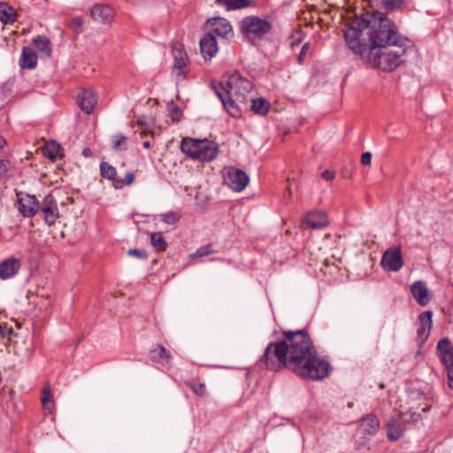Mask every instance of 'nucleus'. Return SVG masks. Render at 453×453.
I'll list each match as a JSON object with an SVG mask.
<instances>
[{"mask_svg": "<svg viewBox=\"0 0 453 453\" xmlns=\"http://www.w3.org/2000/svg\"><path fill=\"white\" fill-rule=\"evenodd\" d=\"M408 414H399L397 418H391L386 426L387 436L390 441H397L403 436L405 421Z\"/></svg>", "mask_w": 453, "mask_h": 453, "instance_id": "obj_11", "label": "nucleus"}, {"mask_svg": "<svg viewBox=\"0 0 453 453\" xmlns=\"http://www.w3.org/2000/svg\"><path fill=\"white\" fill-rule=\"evenodd\" d=\"M83 24L84 21L81 17H75L72 20L71 27L73 29L78 30L83 26Z\"/></svg>", "mask_w": 453, "mask_h": 453, "instance_id": "obj_45", "label": "nucleus"}, {"mask_svg": "<svg viewBox=\"0 0 453 453\" xmlns=\"http://www.w3.org/2000/svg\"><path fill=\"white\" fill-rule=\"evenodd\" d=\"M77 98L81 111L86 114L92 113L97 104L95 93L90 89H83L78 94Z\"/></svg>", "mask_w": 453, "mask_h": 453, "instance_id": "obj_17", "label": "nucleus"}, {"mask_svg": "<svg viewBox=\"0 0 453 453\" xmlns=\"http://www.w3.org/2000/svg\"><path fill=\"white\" fill-rule=\"evenodd\" d=\"M42 396H51V388L50 385H45L42 389Z\"/></svg>", "mask_w": 453, "mask_h": 453, "instance_id": "obj_49", "label": "nucleus"}, {"mask_svg": "<svg viewBox=\"0 0 453 453\" xmlns=\"http://www.w3.org/2000/svg\"><path fill=\"white\" fill-rule=\"evenodd\" d=\"M161 220L168 225H174L180 219V215L175 211H168L161 214Z\"/></svg>", "mask_w": 453, "mask_h": 453, "instance_id": "obj_36", "label": "nucleus"}, {"mask_svg": "<svg viewBox=\"0 0 453 453\" xmlns=\"http://www.w3.org/2000/svg\"><path fill=\"white\" fill-rule=\"evenodd\" d=\"M215 251L212 249L211 244H207L205 246L200 247L196 252L189 255L190 259H195L196 257H203L209 255L213 254Z\"/></svg>", "mask_w": 453, "mask_h": 453, "instance_id": "obj_35", "label": "nucleus"}, {"mask_svg": "<svg viewBox=\"0 0 453 453\" xmlns=\"http://www.w3.org/2000/svg\"><path fill=\"white\" fill-rule=\"evenodd\" d=\"M82 155L86 157H89L92 156V151L90 149L88 148H86L82 150Z\"/></svg>", "mask_w": 453, "mask_h": 453, "instance_id": "obj_51", "label": "nucleus"}, {"mask_svg": "<svg viewBox=\"0 0 453 453\" xmlns=\"http://www.w3.org/2000/svg\"><path fill=\"white\" fill-rule=\"evenodd\" d=\"M171 113L172 115L173 116L174 114H179L180 112V108L177 107V106H173L172 109H171Z\"/></svg>", "mask_w": 453, "mask_h": 453, "instance_id": "obj_52", "label": "nucleus"}, {"mask_svg": "<svg viewBox=\"0 0 453 453\" xmlns=\"http://www.w3.org/2000/svg\"><path fill=\"white\" fill-rule=\"evenodd\" d=\"M344 39L348 48L357 56H367L380 47L409 42L399 34L395 24L380 11L354 19L344 31Z\"/></svg>", "mask_w": 453, "mask_h": 453, "instance_id": "obj_2", "label": "nucleus"}, {"mask_svg": "<svg viewBox=\"0 0 453 453\" xmlns=\"http://www.w3.org/2000/svg\"><path fill=\"white\" fill-rule=\"evenodd\" d=\"M33 45L36 50L44 57H50L51 54V44L46 36L38 35L34 38Z\"/></svg>", "mask_w": 453, "mask_h": 453, "instance_id": "obj_25", "label": "nucleus"}, {"mask_svg": "<svg viewBox=\"0 0 453 453\" xmlns=\"http://www.w3.org/2000/svg\"><path fill=\"white\" fill-rule=\"evenodd\" d=\"M41 399H42V408L50 413L55 407V403L53 401L54 398H41Z\"/></svg>", "mask_w": 453, "mask_h": 453, "instance_id": "obj_42", "label": "nucleus"}, {"mask_svg": "<svg viewBox=\"0 0 453 453\" xmlns=\"http://www.w3.org/2000/svg\"><path fill=\"white\" fill-rule=\"evenodd\" d=\"M5 144L4 139L0 135V150L4 148V145Z\"/></svg>", "mask_w": 453, "mask_h": 453, "instance_id": "obj_54", "label": "nucleus"}, {"mask_svg": "<svg viewBox=\"0 0 453 453\" xmlns=\"http://www.w3.org/2000/svg\"><path fill=\"white\" fill-rule=\"evenodd\" d=\"M200 50L205 59L215 56L218 46L215 36L211 33L207 34L200 40Z\"/></svg>", "mask_w": 453, "mask_h": 453, "instance_id": "obj_19", "label": "nucleus"}, {"mask_svg": "<svg viewBox=\"0 0 453 453\" xmlns=\"http://www.w3.org/2000/svg\"><path fill=\"white\" fill-rule=\"evenodd\" d=\"M111 149L115 151L127 150V137L122 134H115L111 138Z\"/></svg>", "mask_w": 453, "mask_h": 453, "instance_id": "obj_31", "label": "nucleus"}, {"mask_svg": "<svg viewBox=\"0 0 453 453\" xmlns=\"http://www.w3.org/2000/svg\"><path fill=\"white\" fill-rule=\"evenodd\" d=\"M437 349L440 354H442L453 350V347L448 338H442L437 343Z\"/></svg>", "mask_w": 453, "mask_h": 453, "instance_id": "obj_38", "label": "nucleus"}, {"mask_svg": "<svg viewBox=\"0 0 453 453\" xmlns=\"http://www.w3.org/2000/svg\"><path fill=\"white\" fill-rule=\"evenodd\" d=\"M309 48H310L309 43H304L303 45V47L301 49V51L299 53V56H298V61H299L300 64L303 63V58L306 55V52L309 50Z\"/></svg>", "mask_w": 453, "mask_h": 453, "instance_id": "obj_47", "label": "nucleus"}, {"mask_svg": "<svg viewBox=\"0 0 453 453\" xmlns=\"http://www.w3.org/2000/svg\"><path fill=\"white\" fill-rule=\"evenodd\" d=\"M329 223L327 216L323 211H312L302 220L303 228L319 229L325 227Z\"/></svg>", "mask_w": 453, "mask_h": 453, "instance_id": "obj_15", "label": "nucleus"}, {"mask_svg": "<svg viewBox=\"0 0 453 453\" xmlns=\"http://www.w3.org/2000/svg\"><path fill=\"white\" fill-rule=\"evenodd\" d=\"M37 65V54L35 50L29 47H24L19 58V65L21 68L34 69Z\"/></svg>", "mask_w": 453, "mask_h": 453, "instance_id": "obj_23", "label": "nucleus"}, {"mask_svg": "<svg viewBox=\"0 0 453 453\" xmlns=\"http://www.w3.org/2000/svg\"><path fill=\"white\" fill-rule=\"evenodd\" d=\"M40 211L43 215V219L48 226H52L59 218L58 203L54 196L47 195L40 203Z\"/></svg>", "mask_w": 453, "mask_h": 453, "instance_id": "obj_9", "label": "nucleus"}, {"mask_svg": "<svg viewBox=\"0 0 453 453\" xmlns=\"http://www.w3.org/2000/svg\"><path fill=\"white\" fill-rule=\"evenodd\" d=\"M181 151L188 157L201 162H211L219 153V144L203 139L184 138L180 143Z\"/></svg>", "mask_w": 453, "mask_h": 453, "instance_id": "obj_4", "label": "nucleus"}, {"mask_svg": "<svg viewBox=\"0 0 453 453\" xmlns=\"http://www.w3.org/2000/svg\"><path fill=\"white\" fill-rule=\"evenodd\" d=\"M14 335L12 327H9L6 324H0V339L11 340Z\"/></svg>", "mask_w": 453, "mask_h": 453, "instance_id": "obj_39", "label": "nucleus"}, {"mask_svg": "<svg viewBox=\"0 0 453 453\" xmlns=\"http://www.w3.org/2000/svg\"><path fill=\"white\" fill-rule=\"evenodd\" d=\"M188 386L192 389L193 393L197 396H202L206 394V386L200 381L193 380L188 383Z\"/></svg>", "mask_w": 453, "mask_h": 453, "instance_id": "obj_37", "label": "nucleus"}, {"mask_svg": "<svg viewBox=\"0 0 453 453\" xmlns=\"http://www.w3.org/2000/svg\"><path fill=\"white\" fill-rule=\"evenodd\" d=\"M253 85L250 81L235 72L228 76L226 81V94L235 101V105L248 107L249 96L252 93Z\"/></svg>", "mask_w": 453, "mask_h": 453, "instance_id": "obj_6", "label": "nucleus"}, {"mask_svg": "<svg viewBox=\"0 0 453 453\" xmlns=\"http://www.w3.org/2000/svg\"><path fill=\"white\" fill-rule=\"evenodd\" d=\"M16 11L6 3H0V20L5 24H12L15 21Z\"/></svg>", "mask_w": 453, "mask_h": 453, "instance_id": "obj_29", "label": "nucleus"}, {"mask_svg": "<svg viewBox=\"0 0 453 453\" xmlns=\"http://www.w3.org/2000/svg\"><path fill=\"white\" fill-rule=\"evenodd\" d=\"M173 50L174 55L173 69L181 70L187 65V54L181 48L176 46Z\"/></svg>", "mask_w": 453, "mask_h": 453, "instance_id": "obj_32", "label": "nucleus"}, {"mask_svg": "<svg viewBox=\"0 0 453 453\" xmlns=\"http://www.w3.org/2000/svg\"><path fill=\"white\" fill-rule=\"evenodd\" d=\"M251 102L250 109L257 114L265 115L270 110V103L265 98H249Z\"/></svg>", "mask_w": 453, "mask_h": 453, "instance_id": "obj_28", "label": "nucleus"}, {"mask_svg": "<svg viewBox=\"0 0 453 453\" xmlns=\"http://www.w3.org/2000/svg\"><path fill=\"white\" fill-rule=\"evenodd\" d=\"M321 177L326 180L331 181L334 179L335 174L333 171L326 170L321 173Z\"/></svg>", "mask_w": 453, "mask_h": 453, "instance_id": "obj_48", "label": "nucleus"}, {"mask_svg": "<svg viewBox=\"0 0 453 453\" xmlns=\"http://www.w3.org/2000/svg\"><path fill=\"white\" fill-rule=\"evenodd\" d=\"M2 163H3V160H0V164H2Z\"/></svg>", "mask_w": 453, "mask_h": 453, "instance_id": "obj_55", "label": "nucleus"}, {"mask_svg": "<svg viewBox=\"0 0 453 453\" xmlns=\"http://www.w3.org/2000/svg\"><path fill=\"white\" fill-rule=\"evenodd\" d=\"M441 360L447 371H449V368H453V350L441 354Z\"/></svg>", "mask_w": 453, "mask_h": 453, "instance_id": "obj_40", "label": "nucleus"}, {"mask_svg": "<svg viewBox=\"0 0 453 453\" xmlns=\"http://www.w3.org/2000/svg\"><path fill=\"white\" fill-rule=\"evenodd\" d=\"M134 180V174L132 172H128L126 173L124 179L122 180H117V183H122L124 185H131Z\"/></svg>", "mask_w": 453, "mask_h": 453, "instance_id": "obj_43", "label": "nucleus"}, {"mask_svg": "<svg viewBox=\"0 0 453 453\" xmlns=\"http://www.w3.org/2000/svg\"><path fill=\"white\" fill-rule=\"evenodd\" d=\"M433 311L421 312L417 320V341L419 347H422L427 341L433 325Z\"/></svg>", "mask_w": 453, "mask_h": 453, "instance_id": "obj_10", "label": "nucleus"}, {"mask_svg": "<svg viewBox=\"0 0 453 453\" xmlns=\"http://www.w3.org/2000/svg\"><path fill=\"white\" fill-rule=\"evenodd\" d=\"M411 292L416 302L420 306H426L432 299V295L426 283L422 280H417L411 286Z\"/></svg>", "mask_w": 453, "mask_h": 453, "instance_id": "obj_16", "label": "nucleus"}, {"mask_svg": "<svg viewBox=\"0 0 453 453\" xmlns=\"http://www.w3.org/2000/svg\"><path fill=\"white\" fill-rule=\"evenodd\" d=\"M405 414H408L407 421H405V425L406 424H410V423H415L420 418V414H418V413H417L415 411H413V412H406Z\"/></svg>", "mask_w": 453, "mask_h": 453, "instance_id": "obj_44", "label": "nucleus"}, {"mask_svg": "<svg viewBox=\"0 0 453 453\" xmlns=\"http://www.w3.org/2000/svg\"><path fill=\"white\" fill-rule=\"evenodd\" d=\"M207 25L214 36L226 37L232 32V26L230 22L221 17H215L207 20Z\"/></svg>", "mask_w": 453, "mask_h": 453, "instance_id": "obj_14", "label": "nucleus"}, {"mask_svg": "<svg viewBox=\"0 0 453 453\" xmlns=\"http://www.w3.org/2000/svg\"><path fill=\"white\" fill-rule=\"evenodd\" d=\"M410 46L407 43H398L390 46L380 47L367 56H359L367 63L383 72H391L396 69L403 62V56Z\"/></svg>", "mask_w": 453, "mask_h": 453, "instance_id": "obj_3", "label": "nucleus"}, {"mask_svg": "<svg viewBox=\"0 0 453 453\" xmlns=\"http://www.w3.org/2000/svg\"><path fill=\"white\" fill-rule=\"evenodd\" d=\"M219 5L226 6L227 11L238 10L252 5V0H215Z\"/></svg>", "mask_w": 453, "mask_h": 453, "instance_id": "obj_27", "label": "nucleus"}, {"mask_svg": "<svg viewBox=\"0 0 453 453\" xmlns=\"http://www.w3.org/2000/svg\"><path fill=\"white\" fill-rule=\"evenodd\" d=\"M374 11L393 12L402 7L403 0H369Z\"/></svg>", "mask_w": 453, "mask_h": 453, "instance_id": "obj_22", "label": "nucleus"}, {"mask_svg": "<svg viewBox=\"0 0 453 453\" xmlns=\"http://www.w3.org/2000/svg\"><path fill=\"white\" fill-rule=\"evenodd\" d=\"M90 15L95 21L107 22L113 17V9L107 4H96L92 7Z\"/></svg>", "mask_w": 453, "mask_h": 453, "instance_id": "obj_20", "label": "nucleus"}, {"mask_svg": "<svg viewBox=\"0 0 453 453\" xmlns=\"http://www.w3.org/2000/svg\"><path fill=\"white\" fill-rule=\"evenodd\" d=\"M18 211L26 218H32L40 211V203L35 196L25 192L17 193Z\"/></svg>", "mask_w": 453, "mask_h": 453, "instance_id": "obj_8", "label": "nucleus"}, {"mask_svg": "<svg viewBox=\"0 0 453 453\" xmlns=\"http://www.w3.org/2000/svg\"><path fill=\"white\" fill-rule=\"evenodd\" d=\"M150 242L157 251H165L168 246L160 232L150 234Z\"/></svg>", "mask_w": 453, "mask_h": 453, "instance_id": "obj_33", "label": "nucleus"}, {"mask_svg": "<svg viewBox=\"0 0 453 453\" xmlns=\"http://www.w3.org/2000/svg\"><path fill=\"white\" fill-rule=\"evenodd\" d=\"M448 372L449 387L453 389V367L449 368Z\"/></svg>", "mask_w": 453, "mask_h": 453, "instance_id": "obj_50", "label": "nucleus"}, {"mask_svg": "<svg viewBox=\"0 0 453 453\" xmlns=\"http://www.w3.org/2000/svg\"><path fill=\"white\" fill-rule=\"evenodd\" d=\"M127 255L131 257H135L138 259L145 260L148 258V254L143 250L139 249H130L127 250Z\"/></svg>", "mask_w": 453, "mask_h": 453, "instance_id": "obj_41", "label": "nucleus"}, {"mask_svg": "<svg viewBox=\"0 0 453 453\" xmlns=\"http://www.w3.org/2000/svg\"><path fill=\"white\" fill-rule=\"evenodd\" d=\"M273 22L268 17L250 15L240 22V29L244 37L252 44L263 40L272 30Z\"/></svg>", "mask_w": 453, "mask_h": 453, "instance_id": "obj_5", "label": "nucleus"}, {"mask_svg": "<svg viewBox=\"0 0 453 453\" xmlns=\"http://www.w3.org/2000/svg\"><path fill=\"white\" fill-rule=\"evenodd\" d=\"M43 154L50 159L56 161L62 156V148L58 143L51 142L45 146Z\"/></svg>", "mask_w": 453, "mask_h": 453, "instance_id": "obj_30", "label": "nucleus"}, {"mask_svg": "<svg viewBox=\"0 0 453 453\" xmlns=\"http://www.w3.org/2000/svg\"><path fill=\"white\" fill-rule=\"evenodd\" d=\"M142 146L145 149H149V148H150L151 144L149 141H145V142H143Z\"/></svg>", "mask_w": 453, "mask_h": 453, "instance_id": "obj_53", "label": "nucleus"}, {"mask_svg": "<svg viewBox=\"0 0 453 453\" xmlns=\"http://www.w3.org/2000/svg\"><path fill=\"white\" fill-rule=\"evenodd\" d=\"M361 430L369 435H374L380 428V421L374 414H367L360 419Z\"/></svg>", "mask_w": 453, "mask_h": 453, "instance_id": "obj_21", "label": "nucleus"}, {"mask_svg": "<svg viewBox=\"0 0 453 453\" xmlns=\"http://www.w3.org/2000/svg\"><path fill=\"white\" fill-rule=\"evenodd\" d=\"M214 91L218 97L221 100L224 107L229 112V114L234 118L241 116V106L235 105V101L234 98L226 94V86L218 88L217 86H213Z\"/></svg>", "mask_w": 453, "mask_h": 453, "instance_id": "obj_13", "label": "nucleus"}, {"mask_svg": "<svg viewBox=\"0 0 453 453\" xmlns=\"http://www.w3.org/2000/svg\"><path fill=\"white\" fill-rule=\"evenodd\" d=\"M150 355L151 361L156 363H160L164 360H165L166 363H169L172 357L170 352L160 344H157L153 349H151Z\"/></svg>", "mask_w": 453, "mask_h": 453, "instance_id": "obj_26", "label": "nucleus"}, {"mask_svg": "<svg viewBox=\"0 0 453 453\" xmlns=\"http://www.w3.org/2000/svg\"><path fill=\"white\" fill-rule=\"evenodd\" d=\"M19 259L11 257L0 263V278L7 280L18 273L20 269Z\"/></svg>", "mask_w": 453, "mask_h": 453, "instance_id": "obj_18", "label": "nucleus"}, {"mask_svg": "<svg viewBox=\"0 0 453 453\" xmlns=\"http://www.w3.org/2000/svg\"><path fill=\"white\" fill-rule=\"evenodd\" d=\"M100 172L101 175L108 180H115V177L117 175V171L115 167H113L107 162H102L100 164Z\"/></svg>", "mask_w": 453, "mask_h": 453, "instance_id": "obj_34", "label": "nucleus"}, {"mask_svg": "<svg viewBox=\"0 0 453 453\" xmlns=\"http://www.w3.org/2000/svg\"><path fill=\"white\" fill-rule=\"evenodd\" d=\"M137 126L142 135H153L155 121L150 116H141L137 119Z\"/></svg>", "mask_w": 453, "mask_h": 453, "instance_id": "obj_24", "label": "nucleus"}, {"mask_svg": "<svg viewBox=\"0 0 453 453\" xmlns=\"http://www.w3.org/2000/svg\"><path fill=\"white\" fill-rule=\"evenodd\" d=\"M372 161V153L365 152L361 156V164L364 165H370Z\"/></svg>", "mask_w": 453, "mask_h": 453, "instance_id": "obj_46", "label": "nucleus"}, {"mask_svg": "<svg viewBox=\"0 0 453 453\" xmlns=\"http://www.w3.org/2000/svg\"><path fill=\"white\" fill-rule=\"evenodd\" d=\"M380 264L388 272H398L403 265V257L399 249H389L383 254Z\"/></svg>", "mask_w": 453, "mask_h": 453, "instance_id": "obj_12", "label": "nucleus"}, {"mask_svg": "<svg viewBox=\"0 0 453 453\" xmlns=\"http://www.w3.org/2000/svg\"><path fill=\"white\" fill-rule=\"evenodd\" d=\"M250 180L247 173L235 167H228L224 174V182L233 190L241 192L248 185Z\"/></svg>", "mask_w": 453, "mask_h": 453, "instance_id": "obj_7", "label": "nucleus"}, {"mask_svg": "<svg viewBox=\"0 0 453 453\" xmlns=\"http://www.w3.org/2000/svg\"><path fill=\"white\" fill-rule=\"evenodd\" d=\"M282 338L269 343L260 358L266 369L291 370L297 376L319 380L329 375L330 364L320 358L307 330L282 331Z\"/></svg>", "mask_w": 453, "mask_h": 453, "instance_id": "obj_1", "label": "nucleus"}]
</instances>
